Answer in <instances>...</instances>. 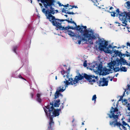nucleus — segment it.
<instances>
[{"mask_svg": "<svg viewBox=\"0 0 130 130\" xmlns=\"http://www.w3.org/2000/svg\"><path fill=\"white\" fill-rule=\"evenodd\" d=\"M110 113H108L107 115L110 119L112 118L113 121H110L109 122V125L111 127H115L117 126L118 127H119L120 129H121V126H125L127 125L129 127V125L124 121H122V124L120 122H118L120 113L117 107L114 108L113 107H112L110 109Z\"/></svg>", "mask_w": 130, "mask_h": 130, "instance_id": "nucleus-1", "label": "nucleus"}, {"mask_svg": "<svg viewBox=\"0 0 130 130\" xmlns=\"http://www.w3.org/2000/svg\"><path fill=\"white\" fill-rule=\"evenodd\" d=\"M81 28H84L85 30H83V36L84 37H82L79 35H77L76 37H77L78 40V43L80 44L82 41H87V40L89 43L91 44H93V40L95 39H96L98 36V34H94V32L92 29L87 30L86 29L87 27L86 26H82Z\"/></svg>", "mask_w": 130, "mask_h": 130, "instance_id": "nucleus-2", "label": "nucleus"}, {"mask_svg": "<svg viewBox=\"0 0 130 130\" xmlns=\"http://www.w3.org/2000/svg\"><path fill=\"white\" fill-rule=\"evenodd\" d=\"M53 103L50 102V104H48L45 108H43V109L47 117L50 118V121L49 126L50 127H52L54 124V122L53 121V118L56 117L59 115V112L61 111V109H54L53 106Z\"/></svg>", "mask_w": 130, "mask_h": 130, "instance_id": "nucleus-3", "label": "nucleus"}, {"mask_svg": "<svg viewBox=\"0 0 130 130\" xmlns=\"http://www.w3.org/2000/svg\"><path fill=\"white\" fill-rule=\"evenodd\" d=\"M41 2L43 3L45 8L42 9V12L46 16L47 19L50 15H54L55 13L58 12L57 10H55L52 6H54L55 2V0H40Z\"/></svg>", "mask_w": 130, "mask_h": 130, "instance_id": "nucleus-4", "label": "nucleus"}, {"mask_svg": "<svg viewBox=\"0 0 130 130\" xmlns=\"http://www.w3.org/2000/svg\"><path fill=\"white\" fill-rule=\"evenodd\" d=\"M67 78L65 79V81L63 82L64 83H65L64 86H67L69 85H73L76 84L78 82L79 80H81L85 78L86 79H89L90 78L88 75L85 73L84 76H82L80 74H79V76H76L74 80L73 78L69 77V76L68 75H66Z\"/></svg>", "mask_w": 130, "mask_h": 130, "instance_id": "nucleus-5", "label": "nucleus"}, {"mask_svg": "<svg viewBox=\"0 0 130 130\" xmlns=\"http://www.w3.org/2000/svg\"><path fill=\"white\" fill-rule=\"evenodd\" d=\"M52 15H50L49 16V17L47 19H48L49 21L52 23L53 26L56 27L57 28V30H63V31L65 33H67V30H69L68 27H64L61 25L62 24L61 22L62 21L60 20L61 19L56 18L55 17Z\"/></svg>", "mask_w": 130, "mask_h": 130, "instance_id": "nucleus-6", "label": "nucleus"}, {"mask_svg": "<svg viewBox=\"0 0 130 130\" xmlns=\"http://www.w3.org/2000/svg\"><path fill=\"white\" fill-rule=\"evenodd\" d=\"M119 19L121 21H125L126 20L130 19V12H127L124 11L121 12L119 14Z\"/></svg>", "mask_w": 130, "mask_h": 130, "instance_id": "nucleus-7", "label": "nucleus"}, {"mask_svg": "<svg viewBox=\"0 0 130 130\" xmlns=\"http://www.w3.org/2000/svg\"><path fill=\"white\" fill-rule=\"evenodd\" d=\"M98 41L99 43L98 44H99V48L101 51L103 50L108 45V42L105 40H102L101 39H99Z\"/></svg>", "mask_w": 130, "mask_h": 130, "instance_id": "nucleus-8", "label": "nucleus"}, {"mask_svg": "<svg viewBox=\"0 0 130 130\" xmlns=\"http://www.w3.org/2000/svg\"><path fill=\"white\" fill-rule=\"evenodd\" d=\"M101 79V80L97 82V83L99 84V86H107L108 85V81L106 80V79L104 77L102 78V80Z\"/></svg>", "mask_w": 130, "mask_h": 130, "instance_id": "nucleus-9", "label": "nucleus"}, {"mask_svg": "<svg viewBox=\"0 0 130 130\" xmlns=\"http://www.w3.org/2000/svg\"><path fill=\"white\" fill-rule=\"evenodd\" d=\"M116 61L117 62V66H118L120 65H128V63L126 62V60L121 57L120 59H117Z\"/></svg>", "mask_w": 130, "mask_h": 130, "instance_id": "nucleus-10", "label": "nucleus"}, {"mask_svg": "<svg viewBox=\"0 0 130 130\" xmlns=\"http://www.w3.org/2000/svg\"><path fill=\"white\" fill-rule=\"evenodd\" d=\"M63 87L60 86L59 87L58 89L57 90L55 94V98H54L56 99L58 98L59 97V95L61 94L59 93L60 92H63L65 89L66 88H65L64 89Z\"/></svg>", "mask_w": 130, "mask_h": 130, "instance_id": "nucleus-11", "label": "nucleus"}, {"mask_svg": "<svg viewBox=\"0 0 130 130\" xmlns=\"http://www.w3.org/2000/svg\"><path fill=\"white\" fill-rule=\"evenodd\" d=\"M90 76V78L89 79H87L89 82L94 83L95 82L96 80L97 81L98 80V77L97 76H95L94 75H88Z\"/></svg>", "mask_w": 130, "mask_h": 130, "instance_id": "nucleus-12", "label": "nucleus"}, {"mask_svg": "<svg viewBox=\"0 0 130 130\" xmlns=\"http://www.w3.org/2000/svg\"><path fill=\"white\" fill-rule=\"evenodd\" d=\"M111 71V70L110 68L109 69H107L105 68L103 69V72H102V74L103 76L108 74L109 73V72Z\"/></svg>", "mask_w": 130, "mask_h": 130, "instance_id": "nucleus-13", "label": "nucleus"}, {"mask_svg": "<svg viewBox=\"0 0 130 130\" xmlns=\"http://www.w3.org/2000/svg\"><path fill=\"white\" fill-rule=\"evenodd\" d=\"M117 62L116 61H111L108 64L109 68L111 70L113 68L114 66L117 64Z\"/></svg>", "mask_w": 130, "mask_h": 130, "instance_id": "nucleus-14", "label": "nucleus"}, {"mask_svg": "<svg viewBox=\"0 0 130 130\" xmlns=\"http://www.w3.org/2000/svg\"><path fill=\"white\" fill-rule=\"evenodd\" d=\"M73 24H74L76 26V30L79 31L81 34H83L84 32L83 28H81V27L79 25L77 26L75 22V23H74Z\"/></svg>", "mask_w": 130, "mask_h": 130, "instance_id": "nucleus-15", "label": "nucleus"}, {"mask_svg": "<svg viewBox=\"0 0 130 130\" xmlns=\"http://www.w3.org/2000/svg\"><path fill=\"white\" fill-rule=\"evenodd\" d=\"M96 68L97 69V70L98 71L100 72V73H102L103 69L102 65L99 64L98 66H97V67H96Z\"/></svg>", "mask_w": 130, "mask_h": 130, "instance_id": "nucleus-16", "label": "nucleus"}, {"mask_svg": "<svg viewBox=\"0 0 130 130\" xmlns=\"http://www.w3.org/2000/svg\"><path fill=\"white\" fill-rule=\"evenodd\" d=\"M41 94L39 93L37 94L36 101L39 103H41L42 101V99L40 98Z\"/></svg>", "mask_w": 130, "mask_h": 130, "instance_id": "nucleus-17", "label": "nucleus"}, {"mask_svg": "<svg viewBox=\"0 0 130 130\" xmlns=\"http://www.w3.org/2000/svg\"><path fill=\"white\" fill-rule=\"evenodd\" d=\"M114 53L115 54L117 55H118L120 57H121L123 56L121 52L119 51L118 50L115 51L114 52Z\"/></svg>", "mask_w": 130, "mask_h": 130, "instance_id": "nucleus-18", "label": "nucleus"}, {"mask_svg": "<svg viewBox=\"0 0 130 130\" xmlns=\"http://www.w3.org/2000/svg\"><path fill=\"white\" fill-rule=\"evenodd\" d=\"M67 32H68V34L71 36H75L76 37L77 36V35H74V33L71 30H68Z\"/></svg>", "mask_w": 130, "mask_h": 130, "instance_id": "nucleus-19", "label": "nucleus"}, {"mask_svg": "<svg viewBox=\"0 0 130 130\" xmlns=\"http://www.w3.org/2000/svg\"><path fill=\"white\" fill-rule=\"evenodd\" d=\"M120 71L121 72H126L127 71V68L125 67H122V65H121L120 67Z\"/></svg>", "mask_w": 130, "mask_h": 130, "instance_id": "nucleus-20", "label": "nucleus"}, {"mask_svg": "<svg viewBox=\"0 0 130 130\" xmlns=\"http://www.w3.org/2000/svg\"><path fill=\"white\" fill-rule=\"evenodd\" d=\"M92 1L94 3V5H95L98 6L100 8H101L100 6L99 5V3H98V0H92Z\"/></svg>", "mask_w": 130, "mask_h": 130, "instance_id": "nucleus-21", "label": "nucleus"}, {"mask_svg": "<svg viewBox=\"0 0 130 130\" xmlns=\"http://www.w3.org/2000/svg\"><path fill=\"white\" fill-rule=\"evenodd\" d=\"M61 21H62V22L66 21H67L68 23H75V22H74L73 21H70L69 20H68L67 19H65V20H63V19H61V20H60Z\"/></svg>", "mask_w": 130, "mask_h": 130, "instance_id": "nucleus-22", "label": "nucleus"}, {"mask_svg": "<svg viewBox=\"0 0 130 130\" xmlns=\"http://www.w3.org/2000/svg\"><path fill=\"white\" fill-rule=\"evenodd\" d=\"M123 102H124V104L125 105H126L127 106H129L130 105V104L128 103L127 101V100H123Z\"/></svg>", "mask_w": 130, "mask_h": 130, "instance_id": "nucleus-23", "label": "nucleus"}, {"mask_svg": "<svg viewBox=\"0 0 130 130\" xmlns=\"http://www.w3.org/2000/svg\"><path fill=\"white\" fill-rule=\"evenodd\" d=\"M113 69L115 72H117L120 71V69L119 67H117L115 68H113Z\"/></svg>", "mask_w": 130, "mask_h": 130, "instance_id": "nucleus-24", "label": "nucleus"}, {"mask_svg": "<svg viewBox=\"0 0 130 130\" xmlns=\"http://www.w3.org/2000/svg\"><path fill=\"white\" fill-rule=\"evenodd\" d=\"M61 74L63 75V77H66V78H65V79L67 78L66 76L65 75H64L65 73H66V72L64 70H62L61 71ZM68 74V73H67V74L66 75H68L69 76Z\"/></svg>", "mask_w": 130, "mask_h": 130, "instance_id": "nucleus-25", "label": "nucleus"}, {"mask_svg": "<svg viewBox=\"0 0 130 130\" xmlns=\"http://www.w3.org/2000/svg\"><path fill=\"white\" fill-rule=\"evenodd\" d=\"M129 21L128 20H125V21H122L123 22L122 23L123 24H121V25L123 26H126L127 25L126 22H127V21Z\"/></svg>", "mask_w": 130, "mask_h": 130, "instance_id": "nucleus-26", "label": "nucleus"}, {"mask_svg": "<svg viewBox=\"0 0 130 130\" xmlns=\"http://www.w3.org/2000/svg\"><path fill=\"white\" fill-rule=\"evenodd\" d=\"M96 95L95 94L93 96L92 98V101H94V102H95L96 101Z\"/></svg>", "mask_w": 130, "mask_h": 130, "instance_id": "nucleus-27", "label": "nucleus"}, {"mask_svg": "<svg viewBox=\"0 0 130 130\" xmlns=\"http://www.w3.org/2000/svg\"><path fill=\"white\" fill-rule=\"evenodd\" d=\"M69 6L71 7V8H69L68 9L69 10L70 9H73L74 7H75V8H78L76 6H75L74 5L71 6V5H70Z\"/></svg>", "mask_w": 130, "mask_h": 130, "instance_id": "nucleus-28", "label": "nucleus"}, {"mask_svg": "<svg viewBox=\"0 0 130 130\" xmlns=\"http://www.w3.org/2000/svg\"><path fill=\"white\" fill-rule=\"evenodd\" d=\"M60 104V103H58L55 102L54 104V106L55 107H58Z\"/></svg>", "mask_w": 130, "mask_h": 130, "instance_id": "nucleus-29", "label": "nucleus"}, {"mask_svg": "<svg viewBox=\"0 0 130 130\" xmlns=\"http://www.w3.org/2000/svg\"><path fill=\"white\" fill-rule=\"evenodd\" d=\"M17 48H18V47L16 46H14L13 47V51L15 53H17V52H16V50L17 49Z\"/></svg>", "mask_w": 130, "mask_h": 130, "instance_id": "nucleus-30", "label": "nucleus"}, {"mask_svg": "<svg viewBox=\"0 0 130 130\" xmlns=\"http://www.w3.org/2000/svg\"><path fill=\"white\" fill-rule=\"evenodd\" d=\"M110 13H111V12H110ZM111 16L114 17L115 16L116 13L115 11L111 12Z\"/></svg>", "mask_w": 130, "mask_h": 130, "instance_id": "nucleus-31", "label": "nucleus"}, {"mask_svg": "<svg viewBox=\"0 0 130 130\" xmlns=\"http://www.w3.org/2000/svg\"><path fill=\"white\" fill-rule=\"evenodd\" d=\"M76 13H76H74L73 12H69L68 11L67 12V14H72V15H74Z\"/></svg>", "mask_w": 130, "mask_h": 130, "instance_id": "nucleus-32", "label": "nucleus"}, {"mask_svg": "<svg viewBox=\"0 0 130 130\" xmlns=\"http://www.w3.org/2000/svg\"><path fill=\"white\" fill-rule=\"evenodd\" d=\"M68 10H66V9L63 8L62 10V12H64L67 14V12L68 11Z\"/></svg>", "mask_w": 130, "mask_h": 130, "instance_id": "nucleus-33", "label": "nucleus"}, {"mask_svg": "<svg viewBox=\"0 0 130 130\" xmlns=\"http://www.w3.org/2000/svg\"><path fill=\"white\" fill-rule=\"evenodd\" d=\"M126 4L127 5V6L128 7H129L130 8V1H128L126 3Z\"/></svg>", "mask_w": 130, "mask_h": 130, "instance_id": "nucleus-34", "label": "nucleus"}, {"mask_svg": "<svg viewBox=\"0 0 130 130\" xmlns=\"http://www.w3.org/2000/svg\"><path fill=\"white\" fill-rule=\"evenodd\" d=\"M18 77L20 78H21V79H23L24 80H26V79L25 78H24L23 77H22V76L21 75H20V74L19 75Z\"/></svg>", "mask_w": 130, "mask_h": 130, "instance_id": "nucleus-35", "label": "nucleus"}, {"mask_svg": "<svg viewBox=\"0 0 130 130\" xmlns=\"http://www.w3.org/2000/svg\"><path fill=\"white\" fill-rule=\"evenodd\" d=\"M86 62H87V61L86 60L84 62V63L83 65L85 67H86L87 66V63Z\"/></svg>", "mask_w": 130, "mask_h": 130, "instance_id": "nucleus-36", "label": "nucleus"}, {"mask_svg": "<svg viewBox=\"0 0 130 130\" xmlns=\"http://www.w3.org/2000/svg\"><path fill=\"white\" fill-rule=\"evenodd\" d=\"M116 12H117L118 13V14L119 15V14H120V13H121V12H120L119 11V9H117L116 10Z\"/></svg>", "mask_w": 130, "mask_h": 130, "instance_id": "nucleus-37", "label": "nucleus"}, {"mask_svg": "<svg viewBox=\"0 0 130 130\" xmlns=\"http://www.w3.org/2000/svg\"><path fill=\"white\" fill-rule=\"evenodd\" d=\"M122 127L123 130H127V128L124 126H121ZM121 130H123L121 129Z\"/></svg>", "mask_w": 130, "mask_h": 130, "instance_id": "nucleus-38", "label": "nucleus"}, {"mask_svg": "<svg viewBox=\"0 0 130 130\" xmlns=\"http://www.w3.org/2000/svg\"><path fill=\"white\" fill-rule=\"evenodd\" d=\"M30 95L31 97L32 98H33L34 95V94L33 93H31L30 94Z\"/></svg>", "mask_w": 130, "mask_h": 130, "instance_id": "nucleus-39", "label": "nucleus"}, {"mask_svg": "<svg viewBox=\"0 0 130 130\" xmlns=\"http://www.w3.org/2000/svg\"><path fill=\"white\" fill-rule=\"evenodd\" d=\"M68 27V29H74V28L73 27H70V26H69Z\"/></svg>", "mask_w": 130, "mask_h": 130, "instance_id": "nucleus-40", "label": "nucleus"}, {"mask_svg": "<svg viewBox=\"0 0 130 130\" xmlns=\"http://www.w3.org/2000/svg\"><path fill=\"white\" fill-rule=\"evenodd\" d=\"M48 130H53L52 128V127L48 126Z\"/></svg>", "mask_w": 130, "mask_h": 130, "instance_id": "nucleus-41", "label": "nucleus"}, {"mask_svg": "<svg viewBox=\"0 0 130 130\" xmlns=\"http://www.w3.org/2000/svg\"><path fill=\"white\" fill-rule=\"evenodd\" d=\"M58 3L59 4V6H63V5L61 4L59 2H58Z\"/></svg>", "mask_w": 130, "mask_h": 130, "instance_id": "nucleus-42", "label": "nucleus"}, {"mask_svg": "<svg viewBox=\"0 0 130 130\" xmlns=\"http://www.w3.org/2000/svg\"><path fill=\"white\" fill-rule=\"evenodd\" d=\"M127 46H129L130 47V43L128 42L127 43Z\"/></svg>", "mask_w": 130, "mask_h": 130, "instance_id": "nucleus-43", "label": "nucleus"}, {"mask_svg": "<svg viewBox=\"0 0 130 130\" xmlns=\"http://www.w3.org/2000/svg\"><path fill=\"white\" fill-rule=\"evenodd\" d=\"M60 100H58L56 101V102L57 103H60L59 102H60Z\"/></svg>", "mask_w": 130, "mask_h": 130, "instance_id": "nucleus-44", "label": "nucleus"}, {"mask_svg": "<svg viewBox=\"0 0 130 130\" xmlns=\"http://www.w3.org/2000/svg\"><path fill=\"white\" fill-rule=\"evenodd\" d=\"M108 47H109V48H112V45L111 44H110V45H109L108 46V47L107 48V49H108Z\"/></svg>", "mask_w": 130, "mask_h": 130, "instance_id": "nucleus-45", "label": "nucleus"}, {"mask_svg": "<svg viewBox=\"0 0 130 130\" xmlns=\"http://www.w3.org/2000/svg\"><path fill=\"white\" fill-rule=\"evenodd\" d=\"M126 55L127 57L130 56V54H126Z\"/></svg>", "mask_w": 130, "mask_h": 130, "instance_id": "nucleus-46", "label": "nucleus"}, {"mask_svg": "<svg viewBox=\"0 0 130 130\" xmlns=\"http://www.w3.org/2000/svg\"><path fill=\"white\" fill-rule=\"evenodd\" d=\"M114 76H113V77H112V78L110 79V81H112V79L114 78Z\"/></svg>", "mask_w": 130, "mask_h": 130, "instance_id": "nucleus-47", "label": "nucleus"}, {"mask_svg": "<svg viewBox=\"0 0 130 130\" xmlns=\"http://www.w3.org/2000/svg\"><path fill=\"white\" fill-rule=\"evenodd\" d=\"M95 66L94 65H92L91 67H92V68H94V67H95Z\"/></svg>", "mask_w": 130, "mask_h": 130, "instance_id": "nucleus-48", "label": "nucleus"}, {"mask_svg": "<svg viewBox=\"0 0 130 130\" xmlns=\"http://www.w3.org/2000/svg\"><path fill=\"white\" fill-rule=\"evenodd\" d=\"M116 23H117L118 24V26H121V24L120 23H119V22H116Z\"/></svg>", "mask_w": 130, "mask_h": 130, "instance_id": "nucleus-49", "label": "nucleus"}, {"mask_svg": "<svg viewBox=\"0 0 130 130\" xmlns=\"http://www.w3.org/2000/svg\"><path fill=\"white\" fill-rule=\"evenodd\" d=\"M127 86L128 87V89H129L130 88V85L128 84L127 85Z\"/></svg>", "mask_w": 130, "mask_h": 130, "instance_id": "nucleus-50", "label": "nucleus"}, {"mask_svg": "<svg viewBox=\"0 0 130 130\" xmlns=\"http://www.w3.org/2000/svg\"><path fill=\"white\" fill-rule=\"evenodd\" d=\"M60 109H61L62 108V109L63 108V105H61L60 107Z\"/></svg>", "mask_w": 130, "mask_h": 130, "instance_id": "nucleus-51", "label": "nucleus"}, {"mask_svg": "<svg viewBox=\"0 0 130 130\" xmlns=\"http://www.w3.org/2000/svg\"><path fill=\"white\" fill-rule=\"evenodd\" d=\"M123 96H120V99H122H122L123 98Z\"/></svg>", "mask_w": 130, "mask_h": 130, "instance_id": "nucleus-52", "label": "nucleus"}, {"mask_svg": "<svg viewBox=\"0 0 130 130\" xmlns=\"http://www.w3.org/2000/svg\"><path fill=\"white\" fill-rule=\"evenodd\" d=\"M69 4H67L66 5V7H69Z\"/></svg>", "mask_w": 130, "mask_h": 130, "instance_id": "nucleus-53", "label": "nucleus"}, {"mask_svg": "<svg viewBox=\"0 0 130 130\" xmlns=\"http://www.w3.org/2000/svg\"><path fill=\"white\" fill-rule=\"evenodd\" d=\"M113 8V7H110V8H109V9L110 10H111Z\"/></svg>", "mask_w": 130, "mask_h": 130, "instance_id": "nucleus-54", "label": "nucleus"}, {"mask_svg": "<svg viewBox=\"0 0 130 130\" xmlns=\"http://www.w3.org/2000/svg\"><path fill=\"white\" fill-rule=\"evenodd\" d=\"M118 73H117V74H116L115 75V76L116 77H117V75H118Z\"/></svg>", "mask_w": 130, "mask_h": 130, "instance_id": "nucleus-55", "label": "nucleus"}, {"mask_svg": "<svg viewBox=\"0 0 130 130\" xmlns=\"http://www.w3.org/2000/svg\"><path fill=\"white\" fill-rule=\"evenodd\" d=\"M115 47H117V46H114L113 47H112V49H113Z\"/></svg>", "mask_w": 130, "mask_h": 130, "instance_id": "nucleus-56", "label": "nucleus"}, {"mask_svg": "<svg viewBox=\"0 0 130 130\" xmlns=\"http://www.w3.org/2000/svg\"><path fill=\"white\" fill-rule=\"evenodd\" d=\"M128 65L130 66V62L128 63V65Z\"/></svg>", "mask_w": 130, "mask_h": 130, "instance_id": "nucleus-57", "label": "nucleus"}, {"mask_svg": "<svg viewBox=\"0 0 130 130\" xmlns=\"http://www.w3.org/2000/svg\"><path fill=\"white\" fill-rule=\"evenodd\" d=\"M122 100L121 99H119V100L118 101H121Z\"/></svg>", "mask_w": 130, "mask_h": 130, "instance_id": "nucleus-58", "label": "nucleus"}, {"mask_svg": "<svg viewBox=\"0 0 130 130\" xmlns=\"http://www.w3.org/2000/svg\"><path fill=\"white\" fill-rule=\"evenodd\" d=\"M128 122L130 123V118H129L128 120Z\"/></svg>", "mask_w": 130, "mask_h": 130, "instance_id": "nucleus-59", "label": "nucleus"}, {"mask_svg": "<svg viewBox=\"0 0 130 130\" xmlns=\"http://www.w3.org/2000/svg\"><path fill=\"white\" fill-rule=\"evenodd\" d=\"M64 16L66 17H67L68 16V15H64Z\"/></svg>", "mask_w": 130, "mask_h": 130, "instance_id": "nucleus-60", "label": "nucleus"}, {"mask_svg": "<svg viewBox=\"0 0 130 130\" xmlns=\"http://www.w3.org/2000/svg\"><path fill=\"white\" fill-rule=\"evenodd\" d=\"M63 6L64 7H66V5H63Z\"/></svg>", "mask_w": 130, "mask_h": 130, "instance_id": "nucleus-61", "label": "nucleus"}, {"mask_svg": "<svg viewBox=\"0 0 130 130\" xmlns=\"http://www.w3.org/2000/svg\"><path fill=\"white\" fill-rule=\"evenodd\" d=\"M57 76H55V79L56 80H57Z\"/></svg>", "mask_w": 130, "mask_h": 130, "instance_id": "nucleus-62", "label": "nucleus"}, {"mask_svg": "<svg viewBox=\"0 0 130 130\" xmlns=\"http://www.w3.org/2000/svg\"><path fill=\"white\" fill-rule=\"evenodd\" d=\"M39 4L40 6H42V4L41 3H39Z\"/></svg>", "mask_w": 130, "mask_h": 130, "instance_id": "nucleus-63", "label": "nucleus"}, {"mask_svg": "<svg viewBox=\"0 0 130 130\" xmlns=\"http://www.w3.org/2000/svg\"><path fill=\"white\" fill-rule=\"evenodd\" d=\"M82 125H84V122H83L82 123Z\"/></svg>", "mask_w": 130, "mask_h": 130, "instance_id": "nucleus-64", "label": "nucleus"}]
</instances>
